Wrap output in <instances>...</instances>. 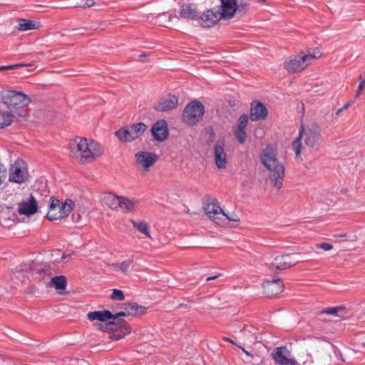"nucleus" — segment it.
Here are the masks:
<instances>
[{"mask_svg":"<svg viewBox=\"0 0 365 365\" xmlns=\"http://www.w3.org/2000/svg\"><path fill=\"white\" fill-rule=\"evenodd\" d=\"M233 133L239 143L243 144L245 143L247 139V133L245 132V129L234 128Z\"/></svg>","mask_w":365,"mask_h":365,"instance_id":"36","label":"nucleus"},{"mask_svg":"<svg viewBox=\"0 0 365 365\" xmlns=\"http://www.w3.org/2000/svg\"><path fill=\"white\" fill-rule=\"evenodd\" d=\"M32 270L43 277L52 274L50 265L47 264H41L38 266H34L32 267Z\"/></svg>","mask_w":365,"mask_h":365,"instance_id":"31","label":"nucleus"},{"mask_svg":"<svg viewBox=\"0 0 365 365\" xmlns=\"http://www.w3.org/2000/svg\"><path fill=\"white\" fill-rule=\"evenodd\" d=\"M121 197L117 196L113 193L108 192L106 193L103 197L105 204L112 210H117L120 207Z\"/></svg>","mask_w":365,"mask_h":365,"instance_id":"26","label":"nucleus"},{"mask_svg":"<svg viewBox=\"0 0 365 365\" xmlns=\"http://www.w3.org/2000/svg\"><path fill=\"white\" fill-rule=\"evenodd\" d=\"M238 347H239L240 349H242V351H243V352H244V353H245L247 356H249L250 359H252V358L254 357V356H253V355H252V354H250L249 351H247L245 348H243L242 346H240V345H239V346H238Z\"/></svg>","mask_w":365,"mask_h":365,"instance_id":"45","label":"nucleus"},{"mask_svg":"<svg viewBox=\"0 0 365 365\" xmlns=\"http://www.w3.org/2000/svg\"><path fill=\"white\" fill-rule=\"evenodd\" d=\"M204 209L209 217L212 218L217 224L220 223L218 220H221L222 217L225 216V213L220 207L217 200H212L211 202L207 203Z\"/></svg>","mask_w":365,"mask_h":365,"instance_id":"18","label":"nucleus"},{"mask_svg":"<svg viewBox=\"0 0 365 365\" xmlns=\"http://www.w3.org/2000/svg\"><path fill=\"white\" fill-rule=\"evenodd\" d=\"M121 308L123 309L124 311L120 312H118V313L113 314V317L112 318V319H113V320L117 319V321H118V319H119L120 317L130 316V314L128 312V309L125 306V304H123L122 305Z\"/></svg>","mask_w":365,"mask_h":365,"instance_id":"42","label":"nucleus"},{"mask_svg":"<svg viewBox=\"0 0 365 365\" xmlns=\"http://www.w3.org/2000/svg\"><path fill=\"white\" fill-rule=\"evenodd\" d=\"M237 1L220 0L222 9L218 10L222 19L230 20L234 17L236 13Z\"/></svg>","mask_w":365,"mask_h":365,"instance_id":"16","label":"nucleus"},{"mask_svg":"<svg viewBox=\"0 0 365 365\" xmlns=\"http://www.w3.org/2000/svg\"><path fill=\"white\" fill-rule=\"evenodd\" d=\"M346 235H339V237H346Z\"/></svg>","mask_w":365,"mask_h":365,"instance_id":"56","label":"nucleus"},{"mask_svg":"<svg viewBox=\"0 0 365 365\" xmlns=\"http://www.w3.org/2000/svg\"><path fill=\"white\" fill-rule=\"evenodd\" d=\"M50 284L57 290H65L67 286V280L63 275L57 276L51 279Z\"/></svg>","mask_w":365,"mask_h":365,"instance_id":"30","label":"nucleus"},{"mask_svg":"<svg viewBox=\"0 0 365 365\" xmlns=\"http://www.w3.org/2000/svg\"><path fill=\"white\" fill-rule=\"evenodd\" d=\"M344 110L341 108L340 109L337 110L336 112V115H339L341 112H342Z\"/></svg>","mask_w":365,"mask_h":365,"instance_id":"54","label":"nucleus"},{"mask_svg":"<svg viewBox=\"0 0 365 365\" xmlns=\"http://www.w3.org/2000/svg\"><path fill=\"white\" fill-rule=\"evenodd\" d=\"M6 177V170L4 168L3 165L0 163V185L3 183L1 178Z\"/></svg>","mask_w":365,"mask_h":365,"instance_id":"44","label":"nucleus"},{"mask_svg":"<svg viewBox=\"0 0 365 365\" xmlns=\"http://www.w3.org/2000/svg\"><path fill=\"white\" fill-rule=\"evenodd\" d=\"M222 339H223L224 341H225L230 342V343H231V344H235V345H236V346H239L237 343H235V342L232 339H230V338H228V337H223V338H222Z\"/></svg>","mask_w":365,"mask_h":365,"instance_id":"46","label":"nucleus"},{"mask_svg":"<svg viewBox=\"0 0 365 365\" xmlns=\"http://www.w3.org/2000/svg\"><path fill=\"white\" fill-rule=\"evenodd\" d=\"M38 210V202L33 195H30L28 200L19 203L18 211L20 215L30 216L35 214Z\"/></svg>","mask_w":365,"mask_h":365,"instance_id":"17","label":"nucleus"},{"mask_svg":"<svg viewBox=\"0 0 365 365\" xmlns=\"http://www.w3.org/2000/svg\"><path fill=\"white\" fill-rule=\"evenodd\" d=\"M31 66H32V64H29V63H17V64H13V65H9V66H0V71L14 70L16 68Z\"/></svg>","mask_w":365,"mask_h":365,"instance_id":"40","label":"nucleus"},{"mask_svg":"<svg viewBox=\"0 0 365 365\" xmlns=\"http://www.w3.org/2000/svg\"><path fill=\"white\" fill-rule=\"evenodd\" d=\"M108 325L118 326V329L109 334V337L113 340H119L130 333V325L123 319L109 321Z\"/></svg>","mask_w":365,"mask_h":365,"instance_id":"12","label":"nucleus"},{"mask_svg":"<svg viewBox=\"0 0 365 365\" xmlns=\"http://www.w3.org/2000/svg\"><path fill=\"white\" fill-rule=\"evenodd\" d=\"M219 276H220V274H219V275H215V276H212V277H207L206 280H207V281H210V280H212V279H217Z\"/></svg>","mask_w":365,"mask_h":365,"instance_id":"52","label":"nucleus"},{"mask_svg":"<svg viewBox=\"0 0 365 365\" xmlns=\"http://www.w3.org/2000/svg\"><path fill=\"white\" fill-rule=\"evenodd\" d=\"M248 123V116L247 114L241 115L237 120V124L235 128L245 129Z\"/></svg>","mask_w":365,"mask_h":365,"instance_id":"38","label":"nucleus"},{"mask_svg":"<svg viewBox=\"0 0 365 365\" xmlns=\"http://www.w3.org/2000/svg\"><path fill=\"white\" fill-rule=\"evenodd\" d=\"M236 6V14L240 16H244L250 9V4L243 0H237Z\"/></svg>","mask_w":365,"mask_h":365,"instance_id":"34","label":"nucleus"},{"mask_svg":"<svg viewBox=\"0 0 365 365\" xmlns=\"http://www.w3.org/2000/svg\"><path fill=\"white\" fill-rule=\"evenodd\" d=\"M135 156L137 162L146 170L151 167L158 160L156 154L146 151L138 152Z\"/></svg>","mask_w":365,"mask_h":365,"instance_id":"20","label":"nucleus"},{"mask_svg":"<svg viewBox=\"0 0 365 365\" xmlns=\"http://www.w3.org/2000/svg\"><path fill=\"white\" fill-rule=\"evenodd\" d=\"M256 329L252 326L245 325L240 329V339L244 345H251L257 341Z\"/></svg>","mask_w":365,"mask_h":365,"instance_id":"19","label":"nucleus"},{"mask_svg":"<svg viewBox=\"0 0 365 365\" xmlns=\"http://www.w3.org/2000/svg\"><path fill=\"white\" fill-rule=\"evenodd\" d=\"M110 299L112 300L123 301L125 299V295L123 291L114 289L110 295Z\"/></svg>","mask_w":365,"mask_h":365,"instance_id":"37","label":"nucleus"},{"mask_svg":"<svg viewBox=\"0 0 365 365\" xmlns=\"http://www.w3.org/2000/svg\"><path fill=\"white\" fill-rule=\"evenodd\" d=\"M352 104H353V102H349V103H346L345 105H344V106L341 107V108L344 110L347 109L348 108H349Z\"/></svg>","mask_w":365,"mask_h":365,"instance_id":"49","label":"nucleus"},{"mask_svg":"<svg viewBox=\"0 0 365 365\" xmlns=\"http://www.w3.org/2000/svg\"><path fill=\"white\" fill-rule=\"evenodd\" d=\"M200 13L196 8H193L190 4H183L181 6L180 16L183 19L197 20Z\"/></svg>","mask_w":365,"mask_h":365,"instance_id":"23","label":"nucleus"},{"mask_svg":"<svg viewBox=\"0 0 365 365\" xmlns=\"http://www.w3.org/2000/svg\"><path fill=\"white\" fill-rule=\"evenodd\" d=\"M71 256V255H62V259H66L68 257H69Z\"/></svg>","mask_w":365,"mask_h":365,"instance_id":"53","label":"nucleus"},{"mask_svg":"<svg viewBox=\"0 0 365 365\" xmlns=\"http://www.w3.org/2000/svg\"><path fill=\"white\" fill-rule=\"evenodd\" d=\"M178 104V98L175 95L168 94L161 98L153 108L158 112H166L175 108Z\"/></svg>","mask_w":365,"mask_h":365,"instance_id":"13","label":"nucleus"},{"mask_svg":"<svg viewBox=\"0 0 365 365\" xmlns=\"http://www.w3.org/2000/svg\"><path fill=\"white\" fill-rule=\"evenodd\" d=\"M74 207V202L71 199H66L63 203L51 197L49 199L48 211L47 218L51 220H61L68 216Z\"/></svg>","mask_w":365,"mask_h":365,"instance_id":"5","label":"nucleus"},{"mask_svg":"<svg viewBox=\"0 0 365 365\" xmlns=\"http://www.w3.org/2000/svg\"><path fill=\"white\" fill-rule=\"evenodd\" d=\"M40 27V23L31 21V20H27L24 19H19V25L18 29L20 31H28L31 29H36Z\"/></svg>","mask_w":365,"mask_h":365,"instance_id":"29","label":"nucleus"},{"mask_svg":"<svg viewBox=\"0 0 365 365\" xmlns=\"http://www.w3.org/2000/svg\"><path fill=\"white\" fill-rule=\"evenodd\" d=\"M271 356L279 365H295L297 364L294 359L288 358L290 356V351L286 346L277 347Z\"/></svg>","mask_w":365,"mask_h":365,"instance_id":"11","label":"nucleus"},{"mask_svg":"<svg viewBox=\"0 0 365 365\" xmlns=\"http://www.w3.org/2000/svg\"><path fill=\"white\" fill-rule=\"evenodd\" d=\"M222 19L219 10L215 9H210L199 14L198 22L201 26L205 28H210L217 24L218 21Z\"/></svg>","mask_w":365,"mask_h":365,"instance_id":"9","label":"nucleus"},{"mask_svg":"<svg viewBox=\"0 0 365 365\" xmlns=\"http://www.w3.org/2000/svg\"><path fill=\"white\" fill-rule=\"evenodd\" d=\"M27 173L21 168L13 165L10 169L9 180L16 183H21L26 180Z\"/></svg>","mask_w":365,"mask_h":365,"instance_id":"24","label":"nucleus"},{"mask_svg":"<svg viewBox=\"0 0 365 365\" xmlns=\"http://www.w3.org/2000/svg\"><path fill=\"white\" fill-rule=\"evenodd\" d=\"M153 139L158 142L165 141L169 135L168 124L165 120H157L150 129Z\"/></svg>","mask_w":365,"mask_h":365,"instance_id":"10","label":"nucleus"},{"mask_svg":"<svg viewBox=\"0 0 365 365\" xmlns=\"http://www.w3.org/2000/svg\"><path fill=\"white\" fill-rule=\"evenodd\" d=\"M359 80L360 81V82L356 95L354 96L355 98H358L359 97L361 91L364 89L365 85V73H361L359 75Z\"/></svg>","mask_w":365,"mask_h":365,"instance_id":"39","label":"nucleus"},{"mask_svg":"<svg viewBox=\"0 0 365 365\" xmlns=\"http://www.w3.org/2000/svg\"><path fill=\"white\" fill-rule=\"evenodd\" d=\"M71 152L73 153L78 161L85 164L91 162L96 156L101 155L102 152L98 143L86 138L77 137L69 145Z\"/></svg>","mask_w":365,"mask_h":365,"instance_id":"3","label":"nucleus"},{"mask_svg":"<svg viewBox=\"0 0 365 365\" xmlns=\"http://www.w3.org/2000/svg\"><path fill=\"white\" fill-rule=\"evenodd\" d=\"M316 247L322 249L325 251H329L333 248V246L329 243L322 242V243L317 244Z\"/></svg>","mask_w":365,"mask_h":365,"instance_id":"43","label":"nucleus"},{"mask_svg":"<svg viewBox=\"0 0 365 365\" xmlns=\"http://www.w3.org/2000/svg\"><path fill=\"white\" fill-rule=\"evenodd\" d=\"M139 61H145L147 59V56L145 54H141L139 56Z\"/></svg>","mask_w":365,"mask_h":365,"instance_id":"48","label":"nucleus"},{"mask_svg":"<svg viewBox=\"0 0 365 365\" xmlns=\"http://www.w3.org/2000/svg\"><path fill=\"white\" fill-rule=\"evenodd\" d=\"M321 128L317 123H312L310 127L305 129L303 125L299 132V137L292 143V148L297 156H299L302 149V139L304 140L305 144L310 147H314L320 138Z\"/></svg>","mask_w":365,"mask_h":365,"instance_id":"4","label":"nucleus"},{"mask_svg":"<svg viewBox=\"0 0 365 365\" xmlns=\"http://www.w3.org/2000/svg\"><path fill=\"white\" fill-rule=\"evenodd\" d=\"M287 258H289L288 255L276 257L274 261L269 265L270 270H283L287 268L293 267L298 263V261L292 262L287 260Z\"/></svg>","mask_w":365,"mask_h":365,"instance_id":"21","label":"nucleus"},{"mask_svg":"<svg viewBox=\"0 0 365 365\" xmlns=\"http://www.w3.org/2000/svg\"><path fill=\"white\" fill-rule=\"evenodd\" d=\"M267 108L259 101H254L251 103L250 118L252 121L264 120L267 117Z\"/></svg>","mask_w":365,"mask_h":365,"instance_id":"15","label":"nucleus"},{"mask_svg":"<svg viewBox=\"0 0 365 365\" xmlns=\"http://www.w3.org/2000/svg\"><path fill=\"white\" fill-rule=\"evenodd\" d=\"M161 17H166L168 19V21H170L171 19V16L170 15L167 16V14L165 13L158 15V19H160Z\"/></svg>","mask_w":365,"mask_h":365,"instance_id":"47","label":"nucleus"},{"mask_svg":"<svg viewBox=\"0 0 365 365\" xmlns=\"http://www.w3.org/2000/svg\"><path fill=\"white\" fill-rule=\"evenodd\" d=\"M132 262H133L131 260H125L120 263L113 264L112 266L116 270L119 269L121 272H123V273H127V272H128V271L130 268Z\"/></svg>","mask_w":365,"mask_h":365,"instance_id":"35","label":"nucleus"},{"mask_svg":"<svg viewBox=\"0 0 365 365\" xmlns=\"http://www.w3.org/2000/svg\"><path fill=\"white\" fill-rule=\"evenodd\" d=\"M346 308L343 306L335 307H329L327 309H324L317 313L319 319L322 321H326V319L324 318V314H331L334 316H339V313L343 311H345Z\"/></svg>","mask_w":365,"mask_h":365,"instance_id":"28","label":"nucleus"},{"mask_svg":"<svg viewBox=\"0 0 365 365\" xmlns=\"http://www.w3.org/2000/svg\"><path fill=\"white\" fill-rule=\"evenodd\" d=\"M259 3H264L267 0H257Z\"/></svg>","mask_w":365,"mask_h":365,"instance_id":"55","label":"nucleus"},{"mask_svg":"<svg viewBox=\"0 0 365 365\" xmlns=\"http://www.w3.org/2000/svg\"><path fill=\"white\" fill-rule=\"evenodd\" d=\"M95 326L100 330H103L105 328V326L101 323L96 324Z\"/></svg>","mask_w":365,"mask_h":365,"instance_id":"50","label":"nucleus"},{"mask_svg":"<svg viewBox=\"0 0 365 365\" xmlns=\"http://www.w3.org/2000/svg\"><path fill=\"white\" fill-rule=\"evenodd\" d=\"M227 220H229L230 221H233V222H239L240 220L238 218H235V217H233V218H230L226 214H225V216Z\"/></svg>","mask_w":365,"mask_h":365,"instance_id":"51","label":"nucleus"},{"mask_svg":"<svg viewBox=\"0 0 365 365\" xmlns=\"http://www.w3.org/2000/svg\"><path fill=\"white\" fill-rule=\"evenodd\" d=\"M205 107L198 101H192L187 103L184 108L182 113L183 122L188 125L196 124L203 116Z\"/></svg>","mask_w":365,"mask_h":365,"instance_id":"7","label":"nucleus"},{"mask_svg":"<svg viewBox=\"0 0 365 365\" xmlns=\"http://www.w3.org/2000/svg\"><path fill=\"white\" fill-rule=\"evenodd\" d=\"M321 54L318 56L319 57ZM317 56L315 54H304L302 56H297L293 58H290L289 61H286L284 63V68L289 73H297L303 70L309 62H307L310 59L317 58Z\"/></svg>","mask_w":365,"mask_h":365,"instance_id":"8","label":"nucleus"},{"mask_svg":"<svg viewBox=\"0 0 365 365\" xmlns=\"http://www.w3.org/2000/svg\"><path fill=\"white\" fill-rule=\"evenodd\" d=\"M125 306L130 316H141L144 314L147 308L135 302L125 303Z\"/></svg>","mask_w":365,"mask_h":365,"instance_id":"27","label":"nucleus"},{"mask_svg":"<svg viewBox=\"0 0 365 365\" xmlns=\"http://www.w3.org/2000/svg\"><path fill=\"white\" fill-rule=\"evenodd\" d=\"M130 222L132 223L133 227L136 228L139 232L145 235L147 237L150 238L151 237L148 232V224L145 222L130 220Z\"/></svg>","mask_w":365,"mask_h":365,"instance_id":"33","label":"nucleus"},{"mask_svg":"<svg viewBox=\"0 0 365 365\" xmlns=\"http://www.w3.org/2000/svg\"><path fill=\"white\" fill-rule=\"evenodd\" d=\"M0 113H1V111H0Z\"/></svg>","mask_w":365,"mask_h":365,"instance_id":"58","label":"nucleus"},{"mask_svg":"<svg viewBox=\"0 0 365 365\" xmlns=\"http://www.w3.org/2000/svg\"><path fill=\"white\" fill-rule=\"evenodd\" d=\"M179 307H184V304H180L179 305Z\"/></svg>","mask_w":365,"mask_h":365,"instance_id":"57","label":"nucleus"},{"mask_svg":"<svg viewBox=\"0 0 365 365\" xmlns=\"http://www.w3.org/2000/svg\"><path fill=\"white\" fill-rule=\"evenodd\" d=\"M87 316L91 321L98 320L102 322L112 319L113 317V314L108 310L90 312Z\"/></svg>","mask_w":365,"mask_h":365,"instance_id":"25","label":"nucleus"},{"mask_svg":"<svg viewBox=\"0 0 365 365\" xmlns=\"http://www.w3.org/2000/svg\"><path fill=\"white\" fill-rule=\"evenodd\" d=\"M263 294L268 297L275 296L281 293L284 288L282 279H275L271 281H265L262 284Z\"/></svg>","mask_w":365,"mask_h":365,"instance_id":"14","label":"nucleus"},{"mask_svg":"<svg viewBox=\"0 0 365 365\" xmlns=\"http://www.w3.org/2000/svg\"><path fill=\"white\" fill-rule=\"evenodd\" d=\"M0 103V128L9 126L13 118L26 115L25 108L31 103L30 97L21 91L2 90Z\"/></svg>","mask_w":365,"mask_h":365,"instance_id":"1","label":"nucleus"},{"mask_svg":"<svg viewBox=\"0 0 365 365\" xmlns=\"http://www.w3.org/2000/svg\"><path fill=\"white\" fill-rule=\"evenodd\" d=\"M224 145V140H219L215 146V160L218 168H225L227 165L226 154L223 148Z\"/></svg>","mask_w":365,"mask_h":365,"instance_id":"22","label":"nucleus"},{"mask_svg":"<svg viewBox=\"0 0 365 365\" xmlns=\"http://www.w3.org/2000/svg\"><path fill=\"white\" fill-rule=\"evenodd\" d=\"M136 202L133 200H131L127 197H122L120 200V209L127 211L131 212L135 210Z\"/></svg>","mask_w":365,"mask_h":365,"instance_id":"32","label":"nucleus"},{"mask_svg":"<svg viewBox=\"0 0 365 365\" xmlns=\"http://www.w3.org/2000/svg\"><path fill=\"white\" fill-rule=\"evenodd\" d=\"M95 4L93 0H81L79 2H77L75 5V7L80 8H88Z\"/></svg>","mask_w":365,"mask_h":365,"instance_id":"41","label":"nucleus"},{"mask_svg":"<svg viewBox=\"0 0 365 365\" xmlns=\"http://www.w3.org/2000/svg\"><path fill=\"white\" fill-rule=\"evenodd\" d=\"M146 129L147 125L143 123L139 122L122 128L117 130L115 134L121 142L128 143L138 138Z\"/></svg>","mask_w":365,"mask_h":365,"instance_id":"6","label":"nucleus"},{"mask_svg":"<svg viewBox=\"0 0 365 365\" xmlns=\"http://www.w3.org/2000/svg\"><path fill=\"white\" fill-rule=\"evenodd\" d=\"M259 160L269 171L268 178L271 185L280 190L284 178V166L278 160L273 146L268 144L262 151Z\"/></svg>","mask_w":365,"mask_h":365,"instance_id":"2","label":"nucleus"}]
</instances>
